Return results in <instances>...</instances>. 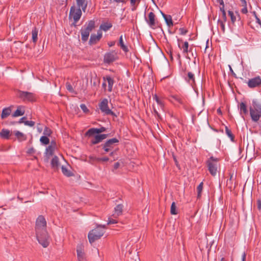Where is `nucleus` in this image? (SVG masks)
I'll list each match as a JSON object with an SVG mask.
<instances>
[{
	"mask_svg": "<svg viewBox=\"0 0 261 261\" xmlns=\"http://www.w3.org/2000/svg\"><path fill=\"white\" fill-rule=\"evenodd\" d=\"M46 222L42 216H39L36 220L35 231L39 243L44 248L49 244V237L46 230Z\"/></svg>",
	"mask_w": 261,
	"mask_h": 261,
	"instance_id": "f257e3e1",
	"label": "nucleus"
},
{
	"mask_svg": "<svg viewBox=\"0 0 261 261\" xmlns=\"http://www.w3.org/2000/svg\"><path fill=\"white\" fill-rule=\"evenodd\" d=\"M249 111L252 120L257 122L261 118V103L256 100H253Z\"/></svg>",
	"mask_w": 261,
	"mask_h": 261,
	"instance_id": "f03ea898",
	"label": "nucleus"
},
{
	"mask_svg": "<svg viewBox=\"0 0 261 261\" xmlns=\"http://www.w3.org/2000/svg\"><path fill=\"white\" fill-rule=\"evenodd\" d=\"M106 225H98L95 228L91 230L88 235L89 242L91 244L99 239L105 233Z\"/></svg>",
	"mask_w": 261,
	"mask_h": 261,
	"instance_id": "7ed1b4c3",
	"label": "nucleus"
},
{
	"mask_svg": "<svg viewBox=\"0 0 261 261\" xmlns=\"http://www.w3.org/2000/svg\"><path fill=\"white\" fill-rule=\"evenodd\" d=\"M218 159L213 156L211 157L207 161V166L211 174L214 176H216L217 173L219 164Z\"/></svg>",
	"mask_w": 261,
	"mask_h": 261,
	"instance_id": "20e7f679",
	"label": "nucleus"
},
{
	"mask_svg": "<svg viewBox=\"0 0 261 261\" xmlns=\"http://www.w3.org/2000/svg\"><path fill=\"white\" fill-rule=\"evenodd\" d=\"M95 27V22L90 20L85 28L81 30L82 40L83 41H86L89 37L90 33Z\"/></svg>",
	"mask_w": 261,
	"mask_h": 261,
	"instance_id": "39448f33",
	"label": "nucleus"
},
{
	"mask_svg": "<svg viewBox=\"0 0 261 261\" xmlns=\"http://www.w3.org/2000/svg\"><path fill=\"white\" fill-rule=\"evenodd\" d=\"M81 16L82 10L80 8H75L74 6L71 7L70 10L69 18L73 19L74 24L79 21Z\"/></svg>",
	"mask_w": 261,
	"mask_h": 261,
	"instance_id": "423d86ee",
	"label": "nucleus"
},
{
	"mask_svg": "<svg viewBox=\"0 0 261 261\" xmlns=\"http://www.w3.org/2000/svg\"><path fill=\"white\" fill-rule=\"evenodd\" d=\"M109 101L107 99H103L99 103V107L101 111L106 115L115 116L108 106Z\"/></svg>",
	"mask_w": 261,
	"mask_h": 261,
	"instance_id": "0eeeda50",
	"label": "nucleus"
},
{
	"mask_svg": "<svg viewBox=\"0 0 261 261\" xmlns=\"http://www.w3.org/2000/svg\"><path fill=\"white\" fill-rule=\"evenodd\" d=\"M119 141L116 138H113L108 140L103 145V148L106 152L111 151Z\"/></svg>",
	"mask_w": 261,
	"mask_h": 261,
	"instance_id": "6e6552de",
	"label": "nucleus"
},
{
	"mask_svg": "<svg viewBox=\"0 0 261 261\" xmlns=\"http://www.w3.org/2000/svg\"><path fill=\"white\" fill-rule=\"evenodd\" d=\"M153 99H154L156 101L157 106H156L155 105H153V109H154V112L156 115V116L160 118L159 113L158 112V110H160L161 109L162 110H163L164 108V104L162 101V100L159 97L156 95H154L153 96Z\"/></svg>",
	"mask_w": 261,
	"mask_h": 261,
	"instance_id": "1a4fd4ad",
	"label": "nucleus"
},
{
	"mask_svg": "<svg viewBox=\"0 0 261 261\" xmlns=\"http://www.w3.org/2000/svg\"><path fill=\"white\" fill-rule=\"evenodd\" d=\"M77 258L78 261H87L86 255L84 251L83 244H79L76 248Z\"/></svg>",
	"mask_w": 261,
	"mask_h": 261,
	"instance_id": "9d476101",
	"label": "nucleus"
},
{
	"mask_svg": "<svg viewBox=\"0 0 261 261\" xmlns=\"http://www.w3.org/2000/svg\"><path fill=\"white\" fill-rule=\"evenodd\" d=\"M56 148V144L55 142H51L50 145L46 149L45 159L46 162H48L49 158L53 155L55 149Z\"/></svg>",
	"mask_w": 261,
	"mask_h": 261,
	"instance_id": "9b49d317",
	"label": "nucleus"
},
{
	"mask_svg": "<svg viewBox=\"0 0 261 261\" xmlns=\"http://www.w3.org/2000/svg\"><path fill=\"white\" fill-rule=\"evenodd\" d=\"M17 96L23 100L32 101L33 100V94L32 93L23 91H18Z\"/></svg>",
	"mask_w": 261,
	"mask_h": 261,
	"instance_id": "f8f14e48",
	"label": "nucleus"
},
{
	"mask_svg": "<svg viewBox=\"0 0 261 261\" xmlns=\"http://www.w3.org/2000/svg\"><path fill=\"white\" fill-rule=\"evenodd\" d=\"M117 59V54L114 51L108 53L104 56V62L110 63L116 60Z\"/></svg>",
	"mask_w": 261,
	"mask_h": 261,
	"instance_id": "ddd939ff",
	"label": "nucleus"
},
{
	"mask_svg": "<svg viewBox=\"0 0 261 261\" xmlns=\"http://www.w3.org/2000/svg\"><path fill=\"white\" fill-rule=\"evenodd\" d=\"M248 85L250 88H255L261 85V78L257 76L249 80Z\"/></svg>",
	"mask_w": 261,
	"mask_h": 261,
	"instance_id": "4468645a",
	"label": "nucleus"
},
{
	"mask_svg": "<svg viewBox=\"0 0 261 261\" xmlns=\"http://www.w3.org/2000/svg\"><path fill=\"white\" fill-rule=\"evenodd\" d=\"M106 130V128L102 127L100 128H90L86 133V135L88 136H91L95 134H99L103 132Z\"/></svg>",
	"mask_w": 261,
	"mask_h": 261,
	"instance_id": "2eb2a0df",
	"label": "nucleus"
},
{
	"mask_svg": "<svg viewBox=\"0 0 261 261\" xmlns=\"http://www.w3.org/2000/svg\"><path fill=\"white\" fill-rule=\"evenodd\" d=\"M155 17L154 14L151 12L148 14V19H146L147 23L151 28H153L155 26Z\"/></svg>",
	"mask_w": 261,
	"mask_h": 261,
	"instance_id": "dca6fc26",
	"label": "nucleus"
},
{
	"mask_svg": "<svg viewBox=\"0 0 261 261\" xmlns=\"http://www.w3.org/2000/svg\"><path fill=\"white\" fill-rule=\"evenodd\" d=\"M240 113L242 117L245 119L244 116L248 114L246 105L244 102H241L239 105Z\"/></svg>",
	"mask_w": 261,
	"mask_h": 261,
	"instance_id": "f3484780",
	"label": "nucleus"
},
{
	"mask_svg": "<svg viewBox=\"0 0 261 261\" xmlns=\"http://www.w3.org/2000/svg\"><path fill=\"white\" fill-rule=\"evenodd\" d=\"M108 135L106 134H101L96 135L94 138L92 140V143L96 144L101 142L103 139L107 137Z\"/></svg>",
	"mask_w": 261,
	"mask_h": 261,
	"instance_id": "a211bd4d",
	"label": "nucleus"
},
{
	"mask_svg": "<svg viewBox=\"0 0 261 261\" xmlns=\"http://www.w3.org/2000/svg\"><path fill=\"white\" fill-rule=\"evenodd\" d=\"M102 36V33L100 30L97 32V35L92 34L90 39V43H95L97 41H98Z\"/></svg>",
	"mask_w": 261,
	"mask_h": 261,
	"instance_id": "6ab92c4d",
	"label": "nucleus"
},
{
	"mask_svg": "<svg viewBox=\"0 0 261 261\" xmlns=\"http://www.w3.org/2000/svg\"><path fill=\"white\" fill-rule=\"evenodd\" d=\"M123 205L122 204L117 205L114 208V213L113 214V216L114 218H116L120 216L122 213Z\"/></svg>",
	"mask_w": 261,
	"mask_h": 261,
	"instance_id": "aec40b11",
	"label": "nucleus"
},
{
	"mask_svg": "<svg viewBox=\"0 0 261 261\" xmlns=\"http://www.w3.org/2000/svg\"><path fill=\"white\" fill-rule=\"evenodd\" d=\"M76 4L78 6L79 8H81L83 11L84 12L86 11V8L87 7V2L86 0H76Z\"/></svg>",
	"mask_w": 261,
	"mask_h": 261,
	"instance_id": "412c9836",
	"label": "nucleus"
},
{
	"mask_svg": "<svg viewBox=\"0 0 261 261\" xmlns=\"http://www.w3.org/2000/svg\"><path fill=\"white\" fill-rule=\"evenodd\" d=\"M11 108H12L11 107H10L4 108L3 110L2 113L1 114L2 119H5L6 118H7L8 116H9L10 115V114L12 112Z\"/></svg>",
	"mask_w": 261,
	"mask_h": 261,
	"instance_id": "4be33fe9",
	"label": "nucleus"
},
{
	"mask_svg": "<svg viewBox=\"0 0 261 261\" xmlns=\"http://www.w3.org/2000/svg\"><path fill=\"white\" fill-rule=\"evenodd\" d=\"M163 17H164L167 25L169 27L172 26L173 25V21L172 20V18L170 15H166L162 12H161Z\"/></svg>",
	"mask_w": 261,
	"mask_h": 261,
	"instance_id": "5701e85b",
	"label": "nucleus"
},
{
	"mask_svg": "<svg viewBox=\"0 0 261 261\" xmlns=\"http://www.w3.org/2000/svg\"><path fill=\"white\" fill-rule=\"evenodd\" d=\"M103 80L105 81L106 80L108 82L109 91H112L113 86L114 84V80L109 76H108L106 77H103Z\"/></svg>",
	"mask_w": 261,
	"mask_h": 261,
	"instance_id": "b1692460",
	"label": "nucleus"
},
{
	"mask_svg": "<svg viewBox=\"0 0 261 261\" xmlns=\"http://www.w3.org/2000/svg\"><path fill=\"white\" fill-rule=\"evenodd\" d=\"M22 107L19 106L17 108V109L13 114L12 116L14 117L22 116L24 114V111L22 110Z\"/></svg>",
	"mask_w": 261,
	"mask_h": 261,
	"instance_id": "393cba45",
	"label": "nucleus"
},
{
	"mask_svg": "<svg viewBox=\"0 0 261 261\" xmlns=\"http://www.w3.org/2000/svg\"><path fill=\"white\" fill-rule=\"evenodd\" d=\"M0 136L2 138L8 139L10 136V130L6 129H3L0 133Z\"/></svg>",
	"mask_w": 261,
	"mask_h": 261,
	"instance_id": "a878e982",
	"label": "nucleus"
},
{
	"mask_svg": "<svg viewBox=\"0 0 261 261\" xmlns=\"http://www.w3.org/2000/svg\"><path fill=\"white\" fill-rule=\"evenodd\" d=\"M14 134L19 141H22L26 139V136L19 131H15Z\"/></svg>",
	"mask_w": 261,
	"mask_h": 261,
	"instance_id": "bb28decb",
	"label": "nucleus"
},
{
	"mask_svg": "<svg viewBox=\"0 0 261 261\" xmlns=\"http://www.w3.org/2000/svg\"><path fill=\"white\" fill-rule=\"evenodd\" d=\"M51 166L54 168H58L59 165V158L57 156H55L51 162Z\"/></svg>",
	"mask_w": 261,
	"mask_h": 261,
	"instance_id": "cd10ccee",
	"label": "nucleus"
},
{
	"mask_svg": "<svg viewBox=\"0 0 261 261\" xmlns=\"http://www.w3.org/2000/svg\"><path fill=\"white\" fill-rule=\"evenodd\" d=\"M119 45L123 51L125 52L128 51L127 47L124 44L122 35H121L119 38Z\"/></svg>",
	"mask_w": 261,
	"mask_h": 261,
	"instance_id": "c85d7f7f",
	"label": "nucleus"
},
{
	"mask_svg": "<svg viewBox=\"0 0 261 261\" xmlns=\"http://www.w3.org/2000/svg\"><path fill=\"white\" fill-rule=\"evenodd\" d=\"M32 34L33 41L35 43L37 42L38 39V30L36 28H34L32 30Z\"/></svg>",
	"mask_w": 261,
	"mask_h": 261,
	"instance_id": "c756f323",
	"label": "nucleus"
},
{
	"mask_svg": "<svg viewBox=\"0 0 261 261\" xmlns=\"http://www.w3.org/2000/svg\"><path fill=\"white\" fill-rule=\"evenodd\" d=\"M112 26V25L111 23H106L102 24L100 27V29L104 31H107L109 30Z\"/></svg>",
	"mask_w": 261,
	"mask_h": 261,
	"instance_id": "7c9ffc66",
	"label": "nucleus"
},
{
	"mask_svg": "<svg viewBox=\"0 0 261 261\" xmlns=\"http://www.w3.org/2000/svg\"><path fill=\"white\" fill-rule=\"evenodd\" d=\"M140 2V0H130L132 11H135L136 9L137 6L139 4Z\"/></svg>",
	"mask_w": 261,
	"mask_h": 261,
	"instance_id": "2f4dec72",
	"label": "nucleus"
},
{
	"mask_svg": "<svg viewBox=\"0 0 261 261\" xmlns=\"http://www.w3.org/2000/svg\"><path fill=\"white\" fill-rule=\"evenodd\" d=\"M62 172L63 173L68 176V177H69V176H71L72 175V173L70 172V171H69L67 168L66 167H64L63 166H62Z\"/></svg>",
	"mask_w": 261,
	"mask_h": 261,
	"instance_id": "473e14b6",
	"label": "nucleus"
},
{
	"mask_svg": "<svg viewBox=\"0 0 261 261\" xmlns=\"http://www.w3.org/2000/svg\"><path fill=\"white\" fill-rule=\"evenodd\" d=\"M40 141L42 144L44 145H47L49 143V139L46 136H42L40 138Z\"/></svg>",
	"mask_w": 261,
	"mask_h": 261,
	"instance_id": "72a5a7b5",
	"label": "nucleus"
},
{
	"mask_svg": "<svg viewBox=\"0 0 261 261\" xmlns=\"http://www.w3.org/2000/svg\"><path fill=\"white\" fill-rule=\"evenodd\" d=\"M171 214L172 215H176L177 214V212L176 211V206L175 203L174 202H173L172 203L171 206Z\"/></svg>",
	"mask_w": 261,
	"mask_h": 261,
	"instance_id": "f704fd0d",
	"label": "nucleus"
},
{
	"mask_svg": "<svg viewBox=\"0 0 261 261\" xmlns=\"http://www.w3.org/2000/svg\"><path fill=\"white\" fill-rule=\"evenodd\" d=\"M188 81L189 83H192L194 82V75L191 72H188Z\"/></svg>",
	"mask_w": 261,
	"mask_h": 261,
	"instance_id": "c9c22d12",
	"label": "nucleus"
},
{
	"mask_svg": "<svg viewBox=\"0 0 261 261\" xmlns=\"http://www.w3.org/2000/svg\"><path fill=\"white\" fill-rule=\"evenodd\" d=\"M243 3L242 6H243V8L241 10L242 13L243 14H247L248 12L247 8V2L246 1H244Z\"/></svg>",
	"mask_w": 261,
	"mask_h": 261,
	"instance_id": "e433bc0d",
	"label": "nucleus"
},
{
	"mask_svg": "<svg viewBox=\"0 0 261 261\" xmlns=\"http://www.w3.org/2000/svg\"><path fill=\"white\" fill-rule=\"evenodd\" d=\"M203 188V182H201L197 187V190L198 192V197H200L201 195V192Z\"/></svg>",
	"mask_w": 261,
	"mask_h": 261,
	"instance_id": "4c0bfd02",
	"label": "nucleus"
},
{
	"mask_svg": "<svg viewBox=\"0 0 261 261\" xmlns=\"http://www.w3.org/2000/svg\"><path fill=\"white\" fill-rule=\"evenodd\" d=\"M189 43L188 42H185L182 46L183 53H187L188 52Z\"/></svg>",
	"mask_w": 261,
	"mask_h": 261,
	"instance_id": "58836bf2",
	"label": "nucleus"
},
{
	"mask_svg": "<svg viewBox=\"0 0 261 261\" xmlns=\"http://www.w3.org/2000/svg\"><path fill=\"white\" fill-rule=\"evenodd\" d=\"M218 25H220L223 32H225V25L224 21L223 20H218Z\"/></svg>",
	"mask_w": 261,
	"mask_h": 261,
	"instance_id": "ea45409f",
	"label": "nucleus"
},
{
	"mask_svg": "<svg viewBox=\"0 0 261 261\" xmlns=\"http://www.w3.org/2000/svg\"><path fill=\"white\" fill-rule=\"evenodd\" d=\"M95 159L98 162H107L109 161V159L107 157L96 158Z\"/></svg>",
	"mask_w": 261,
	"mask_h": 261,
	"instance_id": "a19ab883",
	"label": "nucleus"
},
{
	"mask_svg": "<svg viewBox=\"0 0 261 261\" xmlns=\"http://www.w3.org/2000/svg\"><path fill=\"white\" fill-rule=\"evenodd\" d=\"M228 15L230 16V17L231 18V21L232 22H234L236 20V16L234 15L233 12H232L231 11H229Z\"/></svg>",
	"mask_w": 261,
	"mask_h": 261,
	"instance_id": "79ce46f5",
	"label": "nucleus"
},
{
	"mask_svg": "<svg viewBox=\"0 0 261 261\" xmlns=\"http://www.w3.org/2000/svg\"><path fill=\"white\" fill-rule=\"evenodd\" d=\"M66 88L71 93H75L74 91L70 84L68 83L66 84Z\"/></svg>",
	"mask_w": 261,
	"mask_h": 261,
	"instance_id": "37998d69",
	"label": "nucleus"
},
{
	"mask_svg": "<svg viewBox=\"0 0 261 261\" xmlns=\"http://www.w3.org/2000/svg\"><path fill=\"white\" fill-rule=\"evenodd\" d=\"M43 134L45 136H50L51 134V130L50 129L46 127L44 130Z\"/></svg>",
	"mask_w": 261,
	"mask_h": 261,
	"instance_id": "c03bdc74",
	"label": "nucleus"
},
{
	"mask_svg": "<svg viewBox=\"0 0 261 261\" xmlns=\"http://www.w3.org/2000/svg\"><path fill=\"white\" fill-rule=\"evenodd\" d=\"M24 124L25 125H28L30 126H33L35 125V122L33 121H25L24 122Z\"/></svg>",
	"mask_w": 261,
	"mask_h": 261,
	"instance_id": "a18cd8bd",
	"label": "nucleus"
},
{
	"mask_svg": "<svg viewBox=\"0 0 261 261\" xmlns=\"http://www.w3.org/2000/svg\"><path fill=\"white\" fill-rule=\"evenodd\" d=\"M117 223V221H116L115 219H113L111 218H109L107 224H116Z\"/></svg>",
	"mask_w": 261,
	"mask_h": 261,
	"instance_id": "49530a36",
	"label": "nucleus"
},
{
	"mask_svg": "<svg viewBox=\"0 0 261 261\" xmlns=\"http://www.w3.org/2000/svg\"><path fill=\"white\" fill-rule=\"evenodd\" d=\"M80 107L81 109L84 112L87 113L88 111V109H87L86 106L84 104H81L80 105Z\"/></svg>",
	"mask_w": 261,
	"mask_h": 261,
	"instance_id": "de8ad7c7",
	"label": "nucleus"
},
{
	"mask_svg": "<svg viewBox=\"0 0 261 261\" xmlns=\"http://www.w3.org/2000/svg\"><path fill=\"white\" fill-rule=\"evenodd\" d=\"M253 14L255 17L256 22L259 24L261 26V20L259 19V18L257 17L255 12H253Z\"/></svg>",
	"mask_w": 261,
	"mask_h": 261,
	"instance_id": "09e8293b",
	"label": "nucleus"
},
{
	"mask_svg": "<svg viewBox=\"0 0 261 261\" xmlns=\"http://www.w3.org/2000/svg\"><path fill=\"white\" fill-rule=\"evenodd\" d=\"M226 133L227 134V135L231 139L233 138V136L227 128H226Z\"/></svg>",
	"mask_w": 261,
	"mask_h": 261,
	"instance_id": "8fccbe9b",
	"label": "nucleus"
},
{
	"mask_svg": "<svg viewBox=\"0 0 261 261\" xmlns=\"http://www.w3.org/2000/svg\"><path fill=\"white\" fill-rule=\"evenodd\" d=\"M110 3H114V2H115V3H125V0H110Z\"/></svg>",
	"mask_w": 261,
	"mask_h": 261,
	"instance_id": "3c124183",
	"label": "nucleus"
},
{
	"mask_svg": "<svg viewBox=\"0 0 261 261\" xmlns=\"http://www.w3.org/2000/svg\"><path fill=\"white\" fill-rule=\"evenodd\" d=\"M226 14L225 12L222 13V20L223 21L225 22L226 21Z\"/></svg>",
	"mask_w": 261,
	"mask_h": 261,
	"instance_id": "603ef678",
	"label": "nucleus"
},
{
	"mask_svg": "<svg viewBox=\"0 0 261 261\" xmlns=\"http://www.w3.org/2000/svg\"><path fill=\"white\" fill-rule=\"evenodd\" d=\"M120 166V164L119 162H117L116 163L114 164V169H118Z\"/></svg>",
	"mask_w": 261,
	"mask_h": 261,
	"instance_id": "864d4df0",
	"label": "nucleus"
},
{
	"mask_svg": "<svg viewBox=\"0 0 261 261\" xmlns=\"http://www.w3.org/2000/svg\"><path fill=\"white\" fill-rule=\"evenodd\" d=\"M179 31L180 32V34L182 35H185L187 33V31L184 30V29H180Z\"/></svg>",
	"mask_w": 261,
	"mask_h": 261,
	"instance_id": "5fc2aeb1",
	"label": "nucleus"
},
{
	"mask_svg": "<svg viewBox=\"0 0 261 261\" xmlns=\"http://www.w3.org/2000/svg\"><path fill=\"white\" fill-rule=\"evenodd\" d=\"M218 3H219L220 6H224V2L223 0H216Z\"/></svg>",
	"mask_w": 261,
	"mask_h": 261,
	"instance_id": "6e6d98bb",
	"label": "nucleus"
},
{
	"mask_svg": "<svg viewBox=\"0 0 261 261\" xmlns=\"http://www.w3.org/2000/svg\"><path fill=\"white\" fill-rule=\"evenodd\" d=\"M246 259V254L245 252H244L242 256V261H245Z\"/></svg>",
	"mask_w": 261,
	"mask_h": 261,
	"instance_id": "4d7b16f0",
	"label": "nucleus"
},
{
	"mask_svg": "<svg viewBox=\"0 0 261 261\" xmlns=\"http://www.w3.org/2000/svg\"><path fill=\"white\" fill-rule=\"evenodd\" d=\"M220 10L222 12V13H224V12H225V10H224V6H221L220 7Z\"/></svg>",
	"mask_w": 261,
	"mask_h": 261,
	"instance_id": "13d9d810",
	"label": "nucleus"
},
{
	"mask_svg": "<svg viewBox=\"0 0 261 261\" xmlns=\"http://www.w3.org/2000/svg\"><path fill=\"white\" fill-rule=\"evenodd\" d=\"M24 119H25V117H23L20 118L18 123H24V121H23V120H24Z\"/></svg>",
	"mask_w": 261,
	"mask_h": 261,
	"instance_id": "bf43d9fd",
	"label": "nucleus"
},
{
	"mask_svg": "<svg viewBox=\"0 0 261 261\" xmlns=\"http://www.w3.org/2000/svg\"><path fill=\"white\" fill-rule=\"evenodd\" d=\"M28 152L29 153H33L34 152V149L33 148H30L28 150Z\"/></svg>",
	"mask_w": 261,
	"mask_h": 261,
	"instance_id": "052dcab7",
	"label": "nucleus"
},
{
	"mask_svg": "<svg viewBox=\"0 0 261 261\" xmlns=\"http://www.w3.org/2000/svg\"><path fill=\"white\" fill-rule=\"evenodd\" d=\"M232 178V175L230 176V177L228 180H227V184H228V182H230Z\"/></svg>",
	"mask_w": 261,
	"mask_h": 261,
	"instance_id": "680f3d73",
	"label": "nucleus"
},
{
	"mask_svg": "<svg viewBox=\"0 0 261 261\" xmlns=\"http://www.w3.org/2000/svg\"><path fill=\"white\" fill-rule=\"evenodd\" d=\"M114 153H115V152L114 151H112L110 153V155L111 156H113L114 155Z\"/></svg>",
	"mask_w": 261,
	"mask_h": 261,
	"instance_id": "e2e57ef3",
	"label": "nucleus"
},
{
	"mask_svg": "<svg viewBox=\"0 0 261 261\" xmlns=\"http://www.w3.org/2000/svg\"><path fill=\"white\" fill-rule=\"evenodd\" d=\"M258 207L259 209L261 208V202H259L258 204Z\"/></svg>",
	"mask_w": 261,
	"mask_h": 261,
	"instance_id": "0e129e2a",
	"label": "nucleus"
},
{
	"mask_svg": "<svg viewBox=\"0 0 261 261\" xmlns=\"http://www.w3.org/2000/svg\"><path fill=\"white\" fill-rule=\"evenodd\" d=\"M102 86H103V87H105L106 86V83H103L102 84Z\"/></svg>",
	"mask_w": 261,
	"mask_h": 261,
	"instance_id": "69168bd1",
	"label": "nucleus"
},
{
	"mask_svg": "<svg viewBox=\"0 0 261 261\" xmlns=\"http://www.w3.org/2000/svg\"><path fill=\"white\" fill-rule=\"evenodd\" d=\"M114 44V42H112L111 43H110V44H109V45L110 46H111L113 45Z\"/></svg>",
	"mask_w": 261,
	"mask_h": 261,
	"instance_id": "338daca9",
	"label": "nucleus"
},
{
	"mask_svg": "<svg viewBox=\"0 0 261 261\" xmlns=\"http://www.w3.org/2000/svg\"><path fill=\"white\" fill-rule=\"evenodd\" d=\"M221 261H226L224 258H222Z\"/></svg>",
	"mask_w": 261,
	"mask_h": 261,
	"instance_id": "774afa93",
	"label": "nucleus"
}]
</instances>
